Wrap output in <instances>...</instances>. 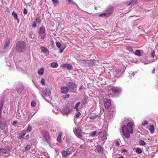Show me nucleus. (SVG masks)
I'll list each match as a JSON object with an SVG mask.
<instances>
[{"mask_svg": "<svg viewBox=\"0 0 158 158\" xmlns=\"http://www.w3.org/2000/svg\"><path fill=\"white\" fill-rule=\"evenodd\" d=\"M155 56V51L154 50H153L152 51L151 53V56L152 57H154Z\"/></svg>", "mask_w": 158, "mask_h": 158, "instance_id": "de8ad7c7", "label": "nucleus"}, {"mask_svg": "<svg viewBox=\"0 0 158 158\" xmlns=\"http://www.w3.org/2000/svg\"><path fill=\"white\" fill-rule=\"evenodd\" d=\"M57 141L60 143H61V137L58 136L57 139Z\"/></svg>", "mask_w": 158, "mask_h": 158, "instance_id": "37998d69", "label": "nucleus"}, {"mask_svg": "<svg viewBox=\"0 0 158 158\" xmlns=\"http://www.w3.org/2000/svg\"><path fill=\"white\" fill-rule=\"evenodd\" d=\"M121 70L119 69H116L113 73V75L116 77H119L122 75Z\"/></svg>", "mask_w": 158, "mask_h": 158, "instance_id": "9d476101", "label": "nucleus"}, {"mask_svg": "<svg viewBox=\"0 0 158 158\" xmlns=\"http://www.w3.org/2000/svg\"><path fill=\"white\" fill-rule=\"evenodd\" d=\"M62 135V132H60V133H59V135H58V137H61Z\"/></svg>", "mask_w": 158, "mask_h": 158, "instance_id": "680f3d73", "label": "nucleus"}, {"mask_svg": "<svg viewBox=\"0 0 158 158\" xmlns=\"http://www.w3.org/2000/svg\"><path fill=\"white\" fill-rule=\"evenodd\" d=\"M41 134L44 137L43 139V140L46 141L48 143H49L51 142V139L49 133L46 132L41 133Z\"/></svg>", "mask_w": 158, "mask_h": 158, "instance_id": "39448f33", "label": "nucleus"}, {"mask_svg": "<svg viewBox=\"0 0 158 158\" xmlns=\"http://www.w3.org/2000/svg\"><path fill=\"white\" fill-rule=\"evenodd\" d=\"M89 60H81V62L83 63H86Z\"/></svg>", "mask_w": 158, "mask_h": 158, "instance_id": "603ef678", "label": "nucleus"}, {"mask_svg": "<svg viewBox=\"0 0 158 158\" xmlns=\"http://www.w3.org/2000/svg\"><path fill=\"white\" fill-rule=\"evenodd\" d=\"M27 128L26 130L28 132H30L31 131L32 127L31 125L30 124H28L27 126Z\"/></svg>", "mask_w": 158, "mask_h": 158, "instance_id": "7c9ffc66", "label": "nucleus"}, {"mask_svg": "<svg viewBox=\"0 0 158 158\" xmlns=\"http://www.w3.org/2000/svg\"><path fill=\"white\" fill-rule=\"evenodd\" d=\"M127 49L130 52H132L133 50L132 48L130 46L127 47Z\"/></svg>", "mask_w": 158, "mask_h": 158, "instance_id": "58836bf2", "label": "nucleus"}, {"mask_svg": "<svg viewBox=\"0 0 158 158\" xmlns=\"http://www.w3.org/2000/svg\"><path fill=\"white\" fill-rule=\"evenodd\" d=\"M135 152L138 154H141L142 153V151L140 148H137L136 149Z\"/></svg>", "mask_w": 158, "mask_h": 158, "instance_id": "c756f323", "label": "nucleus"}, {"mask_svg": "<svg viewBox=\"0 0 158 158\" xmlns=\"http://www.w3.org/2000/svg\"><path fill=\"white\" fill-rule=\"evenodd\" d=\"M96 133L97 132L96 131L92 132L91 133V135L92 136H94L96 134Z\"/></svg>", "mask_w": 158, "mask_h": 158, "instance_id": "8fccbe9b", "label": "nucleus"}, {"mask_svg": "<svg viewBox=\"0 0 158 158\" xmlns=\"http://www.w3.org/2000/svg\"><path fill=\"white\" fill-rule=\"evenodd\" d=\"M120 91V89L117 87H111L110 89L109 90L108 94L109 96H112V94L111 93L112 91V93L118 92Z\"/></svg>", "mask_w": 158, "mask_h": 158, "instance_id": "6e6552de", "label": "nucleus"}, {"mask_svg": "<svg viewBox=\"0 0 158 158\" xmlns=\"http://www.w3.org/2000/svg\"><path fill=\"white\" fill-rule=\"evenodd\" d=\"M69 94H67L64 96H63V98L64 100H65L66 99L69 98Z\"/></svg>", "mask_w": 158, "mask_h": 158, "instance_id": "79ce46f5", "label": "nucleus"}, {"mask_svg": "<svg viewBox=\"0 0 158 158\" xmlns=\"http://www.w3.org/2000/svg\"><path fill=\"white\" fill-rule=\"evenodd\" d=\"M44 69L43 68H41L38 71V74L39 75H42L44 73Z\"/></svg>", "mask_w": 158, "mask_h": 158, "instance_id": "5701e85b", "label": "nucleus"}, {"mask_svg": "<svg viewBox=\"0 0 158 158\" xmlns=\"http://www.w3.org/2000/svg\"><path fill=\"white\" fill-rule=\"evenodd\" d=\"M45 29L42 27H40L38 32L39 34H45Z\"/></svg>", "mask_w": 158, "mask_h": 158, "instance_id": "6ab92c4d", "label": "nucleus"}, {"mask_svg": "<svg viewBox=\"0 0 158 158\" xmlns=\"http://www.w3.org/2000/svg\"><path fill=\"white\" fill-rule=\"evenodd\" d=\"M27 131L25 130H24L22 131L21 132V137H23L26 134Z\"/></svg>", "mask_w": 158, "mask_h": 158, "instance_id": "e433bc0d", "label": "nucleus"}, {"mask_svg": "<svg viewBox=\"0 0 158 158\" xmlns=\"http://www.w3.org/2000/svg\"><path fill=\"white\" fill-rule=\"evenodd\" d=\"M56 46L58 48H60L61 46V44L60 43L57 42H56Z\"/></svg>", "mask_w": 158, "mask_h": 158, "instance_id": "72a5a7b5", "label": "nucleus"}, {"mask_svg": "<svg viewBox=\"0 0 158 158\" xmlns=\"http://www.w3.org/2000/svg\"><path fill=\"white\" fill-rule=\"evenodd\" d=\"M29 135H26V138L27 139H29Z\"/></svg>", "mask_w": 158, "mask_h": 158, "instance_id": "e2e57ef3", "label": "nucleus"}, {"mask_svg": "<svg viewBox=\"0 0 158 158\" xmlns=\"http://www.w3.org/2000/svg\"><path fill=\"white\" fill-rule=\"evenodd\" d=\"M41 84L43 85L45 84V80L44 78H42L41 79Z\"/></svg>", "mask_w": 158, "mask_h": 158, "instance_id": "09e8293b", "label": "nucleus"}, {"mask_svg": "<svg viewBox=\"0 0 158 158\" xmlns=\"http://www.w3.org/2000/svg\"><path fill=\"white\" fill-rule=\"evenodd\" d=\"M122 151H123V152H126L127 151L126 150H125V149H123V150H122Z\"/></svg>", "mask_w": 158, "mask_h": 158, "instance_id": "69168bd1", "label": "nucleus"}, {"mask_svg": "<svg viewBox=\"0 0 158 158\" xmlns=\"http://www.w3.org/2000/svg\"><path fill=\"white\" fill-rule=\"evenodd\" d=\"M23 12V13L25 15H26V14H27V9L26 8H24V9Z\"/></svg>", "mask_w": 158, "mask_h": 158, "instance_id": "4d7b16f0", "label": "nucleus"}, {"mask_svg": "<svg viewBox=\"0 0 158 158\" xmlns=\"http://www.w3.org/2000/svg\"><path fill=\"white\" fill-rule=\"evenodd\" d=\"M18 122L16 121H13L12 125L13 126H15V125Z\"/></svg>", "mask_w": 158, "mask_h": 158, "instance_id": "13d9d810", "label": "nucleus"}, {"mask_svg": "<svg viewBox=\"0 0 158 158\" xmlns=\"http://www.w3.org/2000/svg\"><path fill=\"white\" fill-rule=\"evenodd\" d=\"M73 108L71 106V107L70 108V105L68 104L67 105L65 106V107L64 108L62 112V114L63 115L66 114L67 115L69 113Z\"/></svg>", "mask_w": 158, "mask_h": 158, "instance_id": "0eeeda50", "label": "nucleus"}, {"mask_svg": "<svg viewBox=\"0 0 158 158\" xmlns=\"http://www.w3.org/2000/svg\"><path fill=\"white\" fill-rule=\"evenodd\" d=\"M37 23H36V21H34L33 22V23L32 25V27L35 28L36 26Z\"/></svg>", "mask_w": 158, "mask_h": 158, "instance_id": "ea45409f", "label": "nucleus"}, {"mask_svg": "<svg viewBox=\"0 0 158 158\" xmlns=\"http://www.w3.org/2000/svg\"><path fill=\"white\" fill-rule=\"evenodd\" d=\"M12 15L14 17V19L17 20V23H18L19 22V19L18 18V15L15 12L13 11L12 13Z\"/></svg>", "mask_w": 158, "mask_h": 158, "instance_id": "aec40b11", "label": "nucleus"}, {"mask_svg": "<svg viewBox=\"0 0 158 158\" xmlns=\"http://www.w3.org/2000/svg\"><path fill=\"white\" fill-rule=\"evenodd\" d=\"M116 145L117 146H119L120 145V142L118 141H117L116 143Z\"/></svg>", "mask_w": 158, "mask_h": 158, "instance_id": "052dcab7", "label": "nucleus"}, {"mask_svg": "<svg viewBox=\"0 0 158 158\" xmlns=\"http://www.w3.org/2000/svg\"><path fill=\"white\" fill-rule=\"evenodd\" d=\"M44 94L46 96H49L50 92L49 89H46L43 91Z\"/></svg>", "mask_w": 158, "mask_h": 158, "instance_id": "a211bd4d", "label": "nucleus"}, {"mask_svg": "<svg viewBox=\"0 0 158 158\" xmlns=\"http://www.w3.org/2000/svg\"><path fill=\"white\" fill-rule=\"evenodd\" d=\"M69 89H68L67 86H64L61 87V93L63 94L67 93L69 91Z\"/></svg>", "mask_w": 158, "mask_h": 158, "instance_id": "ddd939ff", "label": "nucleus"}, {"mask_svg": "<svg viewBox=\"0 0 158 158\" xmlns=\"http://www.w3.org/2000/svg\"><path fill=\"white\" fill-rule=\"evenodd\" d=\"M134 125L132 122L128 123L127 125H124L122 127V132L124 136L127 138H129L130 134L133 133V128Z\"/></svg>", "mask_w": 158, "mask_h": 158, "instance_id": "f257e3e1", "label": "nucleus"}, {"mask_svg": "<svg viewBox=\"0 0 158 158\" xmlns=\"http://www.w3.org/2000/svg\"><path fill=\"white\" fill-rule=\"evenodd\" d=\"M60 48V53H62L63 52L64 50V48Z\"/></svg>", "mask_w": 158, "mask_h": 158, "instance_id": "bf43d9fd", "label": "nucleus"}, {"mask_svg": "<svg viewBox=\"0 0 158 158\" xmlns=\"http://www.w3.org/2000/svg\"><path fill=\"white\" fill-rule=\"evenodd\" d=\"M137 2V1L136 0H132L130 2H127V4L128 6H129L131 4H134L136 3Z\"/></svg>", "mask_w": 158, "mask_h": 158, "instance_id": "4be33fe9", "label": "nucleus"}, {"mask_svg": "<svg viewBox=\"0 0 158 158\" xmlns=\"http://www.w3.org/2000/svg\"><path fill=\"white\" fill-rule=\"evenodd\" d=\"M62 66L64 68H67L69 69H72L73 67L72 65L69 64H64L62 65Z\"/></svg>", "mask_w": 158, "mask_h": 158, "instance_id": "f3484780", "label": "nucleus"}, {"mask_svg": "<svg viewBox=\"0 0 158 158\" xmlns=\"http://www.w3.org/2000/svg\"><path fill=\"white\" fill-rule=\"evenodd\" d=\"M113 11V7L112 6H110L106 9L104 13L100 14L99 16L103 17H109L112 14Z\"/></svg>", "mask_w": 158, "mask_h": 158, "instance_id": "7ed1b4c3", "label": "nucleus"}, {"mask_svg": "<svg viewBox=\"0 0 158 158\" xmlns=\"http://www.w3.org/2000/svg\"><path fill=\"white\" fill-rule=\"evenodd\" d=\"M24 86L22 84H19L18 86L17 90L18 93L20 94L23 91L24 89Z\"/></svg>", "mask_w": 158, "mask_h": 158, "instance_id": "f8f14e48", "label": "nucleus"}, {"mask_svg": "<svg viewBox=\"0 0 158 158\" xmlns=\"http://www.w3.org/2000/svg\"><path fill=\"white\" fill-rule=\"evenodd\" d=\"M52 2L55 4L58 3L59 0H52Z\"/></svg>", "mask_w": 158, "mask_h": 158, "instance_id": "5fc2aeb1", "label": "nucleus"}, {"mask_svg": "<svg viewBox=\"0 0 158 158\" xmlns=\"http://www.w3.org/2000/svg\"><path fill=\"white\" fill-rule=\"evenodd\" d=\"M68 0V3L69 4H73V5L76 4V3H75L74 2H73V1L72 0Z\"/></svg>", "mask_w": 158, "mask_h": 158, "instance_id": "a19ab883", "label": "nucleus"}, {"mask_svg": "<svg viewBox=\"0 0 158 158\" xmlns=\"http://www.w3.org/2000/svg\"><path fill=\"white\" fill-rule=\"evenodd\" d=\"M104 102L105 108L108 109L110 105L111 101L109 99H105Z\"/></svg>", "mask_w": 158, "mask_h": 158, "instance_id": "9b49d317", "label": "nucleus"}, {"mask_svg": "<svg viewBox=\"0 0 158 158\" xmlns=\"http://www.w3.org/2000/svg\"><path fill=\"white\" fill-rule=\"evenodd\" d=\"M58 65L57 63L56 62H53L51 64V67L54 68H56L58 66Z\"/></svg>", "mask_w": 158, "mask_h": 158, "instance_id": "473e14b6", "label": "nucleus"}, {"mask_svg": "<svg viewBox=\"0 0 158 158\" xmlns=\"http://www.w3.org/2000/svg\"><path fill=\"white\" fill-rule=\"evenodd\" d=\"M118 158H125L123 156H121L118 157Z\"/></svg>", "mask_w": 158, "mask_h": 158, "instance_id": "338daca9", "label": "nucleus"}, {"mask_svg": "<svg viewBox=\"0 0 158 158\" xmlns=\"http://www.w3.org/2000/svg\"><path fill=\"white\" fill-rule=\"evenodd\" d=\"M21 137V135L20 136H19L18 138L19 139H20L21 137Z\"/></svg>", "mask_w": 158, "mask_h": 158, "instance_id": "774afa93", "label": "nucleus"}, {"mask_svg": "<svg viewBox=\"0 0 158 158\" xmlns=\"http://www.w3.org/2000/svg\"><path fill=\"white\" fill-rule=\"evenodd\" d=\"M69 153L68 152L66 151H63L62 152V154L64 157H66L67 156Z\"/></svg>", "mask_w": 158, "mask_h": 158, "instance_id": "393cba45", "label": "nucleus"}, {"mask_svg": "<svg viewBox=\"0 0 158 158\" xmlns=\"http://www.w3.org/2000/svg\"><path fill=\"white\" fill-rule=\"evenodd\" d=\"M89 118L90 119L93 120L95 118V117L94 115H91L90 116Z\"/></svg>", "mask_w": 158, "mask_h": 158, "instance_id": "864d4df0", "label": "nucleus"}, {"mask_svg": "<svg viewBox=\"0 0 158 158\" xmlns=\"http://www.w3.org/2000/svg\"><path fill=\"white\" fill-rule=\"evenodd\" d=\"M80 104V103L79 102H77L75 106L74 107V108L77 110V111H78V107Z\"/></svg>", "mask_w": 158, "mask_h": 158, "instance_id": "f704fd0d", "label": "nucleus"}, {"mask_svg": "<svg viewBox=\"0 0 158 158\" xmlns=\"http://www.w3.org/2000/svg\"><path fill=\"white\" fill-rule=\"evenodd\" d=\"M35 21H36V23L40 24V22L41 21V20H40V19L39 18H37L35 20Z\"/></svg>", "mask_w": 158, "mask_h": 158, "instance_id": "c03bdc74", "label": "nucleus"}, {"mask_svg": "<svg viewBox=\"0 0 158 158\" xmlns=\"http://www.w3.org/2000/svg\"><path fill=\"white\" fill-rule=\"evenodd\" d=\"M66 85L68 87L69 90L73 92H75L76 90L77 85L76 84L72 82H68Z\"/></svg>", "mask_w": 158, "mask_h": 158, "instance_id": "20e7f679", "label": "nucleus"}, {"mask_svg": "<svg viewBox=\"0 0 158 158\" xmlns=\"http://www.w3.org/2000/svg\"><path fill=\"white\" fill-rule=\"evenodd\" d=\"M41 51L46 55L49 53L48 50L44 47L42 46L40 47Z\"/></svg>", "mask_w": 158, "mask_h": 158, "instance_id": "4468645a", "label": "nucleus"}, {"mask_svg": "<svg viewBox=\"0 0 158 158\" xmlns=\"http://www.w3.org/2000/svg\"><path fill=\"white\" fill-rule=\"evenodd\" d=\"M139 144L140 145L143 146L145 145L146 143L143 140L140 139L139 141Z\"/></svg>", "mask_w": 158, "mask_h": 158, "instance_id": "cd10ccee", "label": "nucleus"}, {"mask_svg": "<svg viewBox=\"0 0 158 158\" xmlns=\"http://www.w3.org/2000/svg\"><path fill=\"white\" fill-rule=\"evenodd\" d=\"M154 127L153 125H151L149 128V130L150 132L152 133L154 132Z\"/></svg>", "mask_w": 158, "mask_h": 158, "instance_id": "c85d7f7f", "label": "nucleus"}, {"mask_svg": "<svg viewBox=\"0 0 158 158\" xmlns=\"http://www.w3.org/2000/svg\"><path fill=\"white\" fill-rule=\"evenodd\" d=\"M0 152L4 153H6L7 152V151L5 148H0Z\"/></svg>", "mask_w": 158, "mask_h": 158, "instance_id": "2f4dec72", "label": "nucleus"}, {"mask_svg": "<svg viewBox=\"0 0 158 158\" xmlns=\"http://www.w3.org/2000/svg\"><path fill=\"white\" fill-rule=\"evenodd\" d=\"M30 148H31V146L30 145H27L26 146L25 149L26 151H28V150H29L30 149Z\"/></svg>", "mask_w": 158, "mask_h": 158, "instance_id": "a18cd8bd", "label": "nucleus"}, {"mask_svg": "<svg viewBox=\"0 0 158 158\" xmlns=\"http://www.w3.org/2000/svg\"><path fill=\"white\" fill-rule=\"evenodd\" d=\"M96 148L98 152L100 153H102V152L103 149L101 146L98 145L96 147Z\"/></svg>", "mask_w": 158, "mask_h": 158, "instance_id": "412c9836", "label": "nucleus"}, {"mask_svg": "<svg viewBox=\"0 0 158 158\" xmlns=\"http://www.w3.org/2000/svg\"><path fill=\"white\" fill-rule=\"evenodd\" d=\"M83 146L82 145H81L80 147V148L82 149L83 148Z\"/></svg>", "mask_w": 158, "mask_h": 158, "instance_id": "0e129e2a", "label": "nucleus"}, {"mask_svg": "<svg viewBox=\"0 0 158 158\" xmlns=\"http://www.w3.org/2000/svg\"><path fill=\"white\" fill-rule=\"evenodd\" d=\"M81 115V113L79 112H78L76 114V117L77 118L78 117Z\"/></svg>", "mask_w": 158, "mask_h": 158, "instance_id": "6e6d98bb", "label": "nucleus"}, {"mask_svg": "<svg viewBox=\"0 0 158 158\" xmlns=\"http://www.w3.org/2000/svg\"><path fill=\"white\" fill-rule=\"evenodd\" d=\"M9 121L8 119H4L0 120V128L2 130L4 129L6 126L9 123Z\"/></svg>", "mask_w": 158, "mask_h": 158, "instance_id": "423d86ee", "label": "nucleus"}, {"mask_svg": "<svg viewBox=\"0 0 158 158\" xmlns=\"http://www.w3.org/2000/svg\"><path fill=\"white\" fill-rule=\"evenodd\" d=\"M103 135L101 137V140L102 141H105L107 139V133L106 131H104L102 134Z\"/></svg>", "mask_w": 158, "mask_h": 158, "instance_id": "dca6fc26", "label": "nucleus"}, {"mask_svg": "<svg viewBox=\"0 0 158 158\" xmlns=\"http://www.w3.org/2000/svg\"><path fill=\"white\" fill-rule=\"evenodd\" d=\"M40 35V37L42 40H44L45 38L46 35L45 34H39Z\"/></svg>", "mask_w": 158, "mask_h": 158, "instance_id": "c9c22d12", "label": "nucleus"}, {"mask_svg": "<svg viewBox=\"0 0 158 158\" xmlns=\"http://www.w3.org/2000/svg\"><path fill=\"white\" fill-rule=\"evenodd\" d=\"M35 113L33 114H31L30 115H29L28 116V120L29 121L31 118H32V117L35 114Z\"/></svg>", "mask_w": 158, "mask_h": 158, "instance_id": "3c124183", "label": "nucleus"}, {"mask_svg": "<svg viewBox=\"0 0 158 158\" xmlns=\"http://www.w3.org/2000/svg\"><path fill=\"white\" fill-rule=\"evenodd\" d=\"M10 42V39H7L4 46V49H7L9 47Z\"/></svg>", "mask_w": 158, "mask_h": 158, "instance_id": "2eb2a0df", "label": "nucleus"}, {"mask_svg": "<svg viewBox=\"0 0 158 158\" xmlns=\"http://www.w3.org/2000/svg\"><path fill=\"white\" fill-rule=\"evenodd\" d=\"M36 103L34 101H32L31 103V106L32 107H35L36 106Z\"/></svg>", "mask_w": 158, "mask_h": 158, "instance_id": "4c0bfd02", "label": "nucleus"}, {"mask_svg": "<svg viewBox=\"0 0 158 158\" xmlns=\"http://www.w3.org/2000/svg\"><path fill=\"white\" fill-rule=\"evenodd\" d=\"M3 107L2 101V99H0V116L1 115L2 109Z\"/></svg>", "mask_w": 158, "mask_h": 158, "instance_id": "a878e982", "label": "nucleus"}, {"mask_svg": "<svg viewBox=\"0 0 158 158\" xmlns=\"http://www.w3.org/2000/svg\"><path fill=\"white\" fill-rule=\"evenodd\" d=\"M73 131L75 135L77 137H80L82 135L81 131L79 127L75 128L73 130Z\"/></svg>", "mask_w": 158, "mask_h": 158, "instance_id": "1a4fd4ad", "label": "nucleus"}, {"mask_svg": "<svg viewBox=\"0 0 158 158\" xmlns=\"http://www.w3.org/2000/svg\"><path fill=\"white\" fill-rule=\"evenodd\" d=\"M148 124V122L146 120H145L142 123V125L143 126H144L146 125H147Z\"/></svg>", "mask_w": 158, "mask_h": 158, "instance_id": "49530a36", "label": "nucleus"}, {"mask_svg": "<svg viewBox=\"0 0 158 158\" xmlns=\"http://www.w3.org/2000/svg\"><path fill=\"white\" fill-rule=\"evenodd\" d=\"M26 47V44L24 42H18L16 44V50L18 52H23L25 50Z\"/></svg>", "mask_w": 158, "mask_h": 158, "instance_id": "f03ea898", "label": "nucleus"}, {"mask_svg": "<svg viewBox=\"0 0 158 158\" xmlns=\"http://www.w3.org/2000/svg\"><path fill=\"white\" fill-rule=\"evenodd\" d=\"M28 37L30 38L34 39L35 37V35L33 33H29V34Z\"/></svg>", "mask_w": 158, "mask_h": 158, "instance_id": "bb28decb", "label": "nucleus"}, {"mask_svg": "<svg viewBox=\"0 0 158 158\" xmlns=\"http://www.w3.org/2000/svg\"><path fill=\"white\" fill-rule=\"evenodd\" d=\"M133 53L138 56H140L141 55L140 51L138 50H136L135 52H133Z\"/></svg>", "mask_w": 158, "mask_h": 158, "instance_id": "b1692460", "label": "nucleus"}]
</instances>
